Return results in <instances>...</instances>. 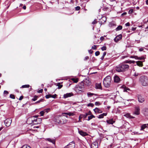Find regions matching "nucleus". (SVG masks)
Listing matches in <instances>:
<instances>
[{"label": "nucleus", "instance_id": "20", "mask_svg": "<svg viewBox=\"0 0 148 148\" xmlns=\"http://www.w3.org/2000/svg\"><path fill=\"white\" fill-rule=\"evenodd\" d=\"M78 133L80 135L83 136H86L88 135L86 133L83 132L82 130H79Z\"/></svg>", "mask_w": 148, "mask_h": 148}, {"label": "nucleus", "instance_id": "27", "mask_svg": "<svg viewBox=\"0 0 148 148\" xmlns=\"http://www.w3.org/2000/svg\"><path fill=\"white\" fill-rule=\"evenodd\" d=\"M124 116L126 117L127 118H134V117L131 116L130 114L127 113L124 115Z\"/></svg>", "mask_w": 148, "mask_h": 148}, {"label": "nucleus", "instance_id": "36", "mask_svg": "<svg viewBox=\"0 0 148 148\" xmlns=\"http://www.w3.org/2000/svg\"><path fill=\"white\" fill-rule=\"evenodd\" d=\"M109 26L110 27H112L113 26H115V24L113 22H111L109 23Z\"/></svg>", "mask_w": 148, "mask_h": 148}, {"label": "nucleus", "instance_id": "62", "mask_svg": "<svg viewBox=\"0 0 148 148\" xmlns=\"http://www.w3.org/2000/svg\"><path fill=\"white\" fill-rule=\"evenodd\" d=\"M104 39V38L103 37V36H101L100 38V40L101 41L103 40Z\"/></svg>", "mask_w": 148, "mask_h": 148}, {"label": "nucleus", "instance_id": "52", "mask_svg": "<svg viewBox=\"0 0 148 148\" xmlns=\"http://www.w3.org/2000/svg\"><path fill=\"white\" fill-rule=\"evenodd\" d=\"M100 52L99 51H97L95 53V55L96 56H98L99 55Z\"/></svg>", "mask_w": 148, "mask_h": 148}, {"label": "nucleus", "instance_id": "2", "mask_svg": "<svg viewBox=\"0 0 148 148\" xmlns=\"http://www.w3.org/2000/svg\"><path fill=\"white\" fill-rule=\"evenodd\" d=\"M139 80L142 86H146L148 85V79L147 77L142 76L140 77Z\"/></svg>", "mask_w": 148, "mask_h": 148}, {"label": "nucleus", "instance_id": "7", "mask_svg": "<svg viewBox=\"0 0 148 148\" xmlns=\"http://www.w3.org/2000/svg\"><path fill=\"white\" fill-rule=\"evenodd\" d=\"M84 88V85L83 82H82L81 83L76 86V90L77 91L82 90Z\"/></svg>", "mask_w": 148, "mask_h": 148}, {"label": "nucleus", "instance_id": "6", "mask_svg": "<svg viewBox=\"0 0 148 148\" xmlns=\"http://www.w3.org/2000/svg\"><path fill=\"white\" fill-rule=\"evenodd\" d=\"M84 84L86 86H89L91 85V82L90 79L88 77H85L82 81Z\"/></svg>", "mask_w": 148, "mask_h": 148}, {"label": "nucleus", "instance_id": "24", "mask_svg": "<svg viewBox=\"0 0 148 148\" xmlns=\"http://www.w3.org/2000/svg\"><path fill=\"white\" fill-rule=\"evenodd\" d=\"M147 127V124H143L141 126L140 130H144Z\"/></svg>", "mask_w": 148, "mask_h": 148}, {"label": "nucleus", "instance_id": "5", "mask_svg": "<svg viewBox=\"0 0 148 148\" xmlns=\"http://www.w3.org/2000/svg\"><path fill=\"white\" fill-rule=\"evenodd\" d=\"M38 116H35L28 118L26 121L27 123L28 124L31 125L32 126L34 125V121L35 118H37Z\"/></svg>", "mask_w": 148, "mask_h": 148}, {"label": "nucleus", "instance_id": "8", "mask_svg": "<svg viewBox=\"0 0 148 148\" xmlns=\"http://www.w3.org/2000/svg\"><path fill=\"white\" fill-rule=\"evenodd\" d=\"M140 109L139 106H136L134 108V111L133 114L136 115H138L140 114Z\"/></svg>", "mask_w": 148, "mask_h": 148}, {"label": "nucleus", "instance_id": "26", "mask_svg": "<svg viewBox=\"0 0 148 148\" xmlns=\"http://www.w3.org/2000/svg\"><path fill=\"white\" fill-rule=\"evenodd\" d=\"M136 62L137 64L140 66L142 67L143 66L142 62L141 61H136Z\"/></svg>", "mask_w": 148, "mask_h": 148}, {"label": "nucleus", "instance_id": "51", "mask_svg": "<svg viewBox=\"0 0 148 148\" xmlns=\"http://www.w3.org/2000/svg\"><path fill=\"white\" fill-rule=\"evenodd\" d=\"M45 97H46V99H48L50 97H51V95H47L46 96H45Z\"/></svg>", "mask_w": 148, "mask_h": 148}, {"label": "nucleus", "instance_id": "17", "mask_svg": "<svg viewBox=\"0 0 148 148\" xmlns=\"http://www.w3.org/2000/svg\"><path fill=\"white\" fill-rule=\"evenodd\" d=\"M142 112L145 116H148V108H145L142 110Z\"/></svg>", "mask_w": 148, "mask_h": 148}, {"label": "nucleus", "instance_id": "9", "mask_svg": "<svg viewBox=\"0 0 148 148\" xmlns=\"http://www.w3.org/2000/svg\"><path fill=\"white\" fill-rule=\"evenodd\" d=\"M75 144L73 141H72L66 146L64 148H75Z\"/></svg>", "mask_w": 148, "mask_h": 148}, {"label": "nucleus", "instance_id": "46", "mask_svg": "<svg viewBox=\"0 0 148 148\" xmlns=\"http://www.w3.org/2000/svg\"><path fill=\"white\" fill-rule=\"evenodd\" d=\"M95 105L96 106H99L101 105V103L99 101H96L95 103Z\"/></svg>", "mask_w": 148, "mask_h": 148}, {"label": "nucleus", "instance_id": "37", "mask_svg": "<svg viewBox=\"0 0 148 148\" xmlns=\"http://www.w3.org/2000/svg\"><path fill=\"white\" fill-rule=\"evenodd\" d=\"M29 85H23L22 86L21 88H29Z\"/></svg>", "mask_w": 148, "mask_h": 148}, {"label": "nucleus", "instance_id": "39", "mask_svg": "<svg viewBox=\"0 0 148 148\" xmlns=\"http://www.w3.org/2000/svg\"><path fill=\"white\" fill-rule=\"evenodd\" d=\"M72 80L75 83H77L78 82V79L77 78H72Z\"/></svg>", "mask_w": 148, "mask_h": 148}, {"label": "nucleus", "instance_id": "12", "mask_svg": "<svg viewBox=\"0 0 148 148\" xmlns=\"http://www.w3.org/2000/svg\"><path fill=\"white\" fill-rule=\"evenodd\" d=\"M138 99L139 102L140 103L143 102L145 101L144 97L141 95H138Z\"/></svg>", "mask_w": 148, "mask_h": 148}, {"label": "nucleus", "instance_id": "44", "mask_svg": "<svg viewBox=\"0 0 148 148\" xmlns=\"http://www.w3.org/2000/svg\"><path fill=\"white\" fill-rule=\"evenodd\" d=\"M10 97L12 98V99H15V96L14 95H13V94H11L10 95Z\"/></svg>", "mask_w": 148, "mask_h": 148}, {"label": "nucleus", "instance_id": "56", "mask_svg": "<svg viewBox=\"0 0 148 148\" xmlns=\"http://www.w3.org/2000/svg\"><path fill=\"white\" fill-rule=\"evenodd\" d=\"M4 94L8 95V92L7 91L4 90Z\"/></svg>", "mask_w": 148, "mask_h": 148}, {"label": "nucleus", "instance_id": "55", "mask_svg": "<svg viewBox=\"0 0 148 148\" xmlns=\"http://www.w3.org/2000/svg\"><path fill=\"white\" fill-rule=\"evenodd\" d=\"M96 19H95L92 22V24H96L97 23V21H96Z\"/></svg>", "mask_w": 148, "mask_h": 148}, {"label": "nucleus", "instance_id": "25", "mask_svg": "<svg viewBox=\"0 0 148 148\" xmlns=\"http://www.w3.org/2000/svg\"><path fill=\"white\" fill-rule=\"evenodd\" d=\"M125 63H129V64H131V63H133L134 64L135 62L133 60H126L124 62Z\"/></svg>", "mask_w": 148, "mask_h": 148}, {"label": "nucleus", "instance_id": "14", "mask_svg": "<svg viewBox=\"0 0 148 148\" xmlns=\"http://www.w3.org/2000/svg\"><path fill=\"white\" fill-rule=\"evenodd\" d=\"M106 20V18L105 16L102 17L100 19H99V22L101 25L102 24L105 22Z\"/></svg>", "mask_w": 148, "mask_h": 148}, {"label": "nucleus", "instance_id": "23", "mask_svg": "<svg viewBox=\"0 0 148 148\" xmlns=\"http://www.w3.org/2000/svg\"><path fill=\"white\" fill-rule=\"evenodd\" d=\"M93 110L95 113H101L102 112V111L99 108H96Z\"/></svg>", "mask_w": 148, "mask_h": 148}, {"label": "nucleus", "instance_id": "1", "mask_svg": "<svg viewBox=\"0 0 148 148\" xmlns=\"http://www.w3.org/2000/svg\"><path fill=\"white\" fill-rule=\"evenodd\" d=\"M129 67V66L126 64H120L115 67V70L118 72H124L127 71Z\"/></svg>", "mask_w": 148, "mask_h": 148}, {"label": "nucleus", "instance_id": "45", "mask_svg": "<svg viewBox=\"0 0 148 148\" xmlns=\"http://www.w3.org/2000/svg\"><path fill=\"white\" fill-rule=\"evenodd\" d=\"M97 117L99 119H101L103 118L104 117L102 114H101L97 116Z\"/></svg>", "mask_w": 148, "mask_h": 148}, {"label": "nucleus", "instance_id": "47", "mask_svg": "<svg viewBox=\"0 0 148 148\" xmlns=\"http://www.w3.org/2000/svg\"><path fill=\"white\" fill-rule=\"evenodd\" d=\"M101 49L102 51L106 50V46H103L101 48Z\"/></svg>", "mask_w": 148, "mask_h": 148}, {"label": "nucleus", "instance_id": "40", "mask_svg": "<svg viewBox=\"0 0 148 148\" xmlns=\"http://www.w3.org/2000/svg\"><path fill=\"white\" fill-rule=\"evenodd\" d=\"M94 104L92 103H89L87 104V106L88 107H93L94 106Z\"/></svg>", "mask_w": 148, "mask_h": 148}, {"label": "nucleus", "instance_id": "42", "mask_svg": "<svg viewBox=\"0 0 148 148\" xmlns=\"http://www.w3.org/2000/svg\"><path fill=\"white\" fill-rule=\"evenodd\" d=\"M57 86H58V88H59L60 89L62 87V85H61V84L60 83H58L57 84Z\"/></svg>", "mask_w": 148, "mask_h": 148}, {"label": "nucleus", "instance_id": "16", "mask_svg": "<svg viewBox=\"0 0 148 148\" xmlns=\"http://www.w3.org/2000/svg\"><path fill=\"white\" fill-rule=\"evenodd\" d=\"M46 141H48L49 142L52 143L53 144H55V140L54 139H51L50 138H47L45 139Z\"/></svg>", "mask_w": 148, "mask_h": 148}, {"label": "nucleus", "instance_id": "13", "mask_svg": "<svg viewBox=\"0 0 148 148\" xmlns=\"http://www.w3.org/2000/svg\"><path fill=\"white\" fill-rule=\"evenodd\" d=\"M98 144L97 141L93 142L90 146L91 148H98Z\"/></svg>", "mask_w": 148, "mask_h": 148}, {"label": "nucleus", "instance_id": "50", "mask_svg": "<svg viewBox=\"0 0 148 148\" xmlns=\"http://www.w3.org/2000/svg\"><path fill=\"white\" fill-rule=\"evenodd\" d=\"M130 89L127 88H125L124 89V91L127 92V90H130Z\"/></svg>", "mask_w": 148, "mask_h": 148}, {"label": "nucleus", "instance_id": "57", "mask_svg": "<svg viewBox=\"0 0 148 148\" xmlns=\"http://www.w3.org/2000/svg\"><path fill=\"white\" fill-rule=\"evenodd\" d=\"M43 89H41L39 90L38 91V93H41L42 92V91H43Z\"/></svg>", "mask_w": 148, "mask_h": 148}, {"label": "nucleus", "instance_id": "38", "mask_svg": "<svg viewBox=\"0 0 148 148\" xmlns=\"http://www.w3.org/2000/svg\"><path fill=\"white\" fill-rule=\"evenodd\" d=\"M106 52H104L103 53L102 56L101 57V59L102 60L104 59V57L106 55Z\"/></svg>", "mask_w": 148, "mask_h": 148}, {"label": "nucleus", "instance_id": "48", "mask_svg": "<svg viewBox=\"0 0 148 148\" xmlns=\"http://www.w3.org/2000/svg\"><path fill=\"white\" fill-rule=\"evenodd\" d=\"M145 58L144 56H141V57H139L138 60H144Z\"/></svg>", "mask_w": 148, "mask_h": 148}, {"label": "nucleus", "instance_id": "54", "mask_svg": "<svg viewBox=\"0 0 148 148\" xmlns=\"http://www.w3.org/2000/svg\"><path fill=\"white\" fill-rule=\"evenodd\" d=\"M80 9V8L79 6H77L75 7V10H79Z\"/></svg>", "mask_w": 148, "mask_h": 148}, {"label": "nucleus", "instance_id": "32", "mask_svg": "<svg viewBox=\"0 0 148 148\" xmlns=\"http://www.w3.org/2000/svg\"><path fill=\"white\" fill-rule=\"evenodd\" d=\"M44 101V100L43 99H40L39 100V101H36L35 103V104H36V103H40V102H43Z\"/></svg>", "mask_w": 148, "mask_h": 148}, {"label": "nucleus", "instance_id": "21", "mask_svg": "<svg viewBox=\"0 0 148 148\" xmlns=\"http://www.w3.org/2000/svg\"><path fill=\"white\" fill-rule=\"evenodd\" d=\"M106 122L109 124L112 125L115 122V121H113V119H111L109 120H107Z\"/></svg>", "mask_w": 148, "mask_h": 148}, {"label": "nucleus", "instance_id": "3", "mask_svg": "<svg viewBox=\"0 0 148 148\" xmlns=\"http://www.w3.org/2000/svg\"><path fill=\"white\" fill-rule=\"evenodd\" d=\"M111 77L109 76H107L103 81V84L106 87H109L111 84Z\"/></svg>", "mask_w": 148, "mask_h": 148}, {"label": "nucleus", "instance_id": "61", "mask_svg": "<svg viewBox=\"0 0 148 148\" xmlns=\"http://www.w3.org/2000/svg\"><path fill=\"white\" fill-rule=\"evenodd\" d=\"M102 114L103 115V117L104 116H106L107 115V113H103V114Z\"/></svg>", "mask_w": 148, "mask_h": 148}, {"label": "nucleus", "instance_id": "63", "mask_svg": "<svg viewBox=\"0 0 148 148\" xmlns=\"http://www.w3.org/2000/svg\"><path fill=\"white\" fill-rule=\"evenodd\" d=\"M125 25L126 26H129L130 25V23H129L128 22L125 24Z\"/></svg>", "mask_w": 148, "mask_h": 148}, {"label": "nucleus", "instance_id": "30", "mask_svg": "<svg viewBox=\"0 0 148 148\" xmlns=\"http://www.w3.org/2000/svg\"><path fill=\"white\" fill-rule=\"evenodd\" d=\"M51 109L49 108H48L44 110L45 112L46 113H47L50 111Z\"/></svg>", "mask_w": 148, "mask_h": 148}, {"label": "nucleus", "instance_id": "41", "mask_svg": "<svg viewBox=\"0 0 148 148\" xmlns=\"http://www.w3.org/2000/svg\"><path fill=\"white\" fill-rule=\"evenodd\" d=\"M45 113V112L44 110L40 111L39 113V114H40L41 116H43V115Z\"/></svg>", "mask_w": 148, "mask_h": 148}, {"label": "nucleus", "instance_id": "31", "mask_svg": "<svg viewBox=\"0 0 148 148\" xmlns=\"http://www.w3.org/2000/svg\"><path fill=\"white\" fill-rule=\"evenodd\" d=\"M87 95L88 97H91L93 96V93H92L90 92H88L87 93Z\"/></svg>", "mask_w": 148, "mask_h": 148}, {"label": "nucleus", "instance_id": "22", "mask_svg": "<svg viewBox=\"0 0 148 148\" xmlns=\"http://www.w3.org/2000/svg\"><path fill=\"white\" fill-rule=\"evenodd\" d=\"M114 81L116 83L119 82L120 80V79L119 77L117 76H115L114 77Z\"/></svg>", "mask_w": 148, "mask_h": 148}, {"label": "nucleus", "instance_id": "49", "mask_svg": "<svg viewBox=\"0 0 148 148\" xmlns=\"http://www.w3.org/2000/svg\"><path fill=\"white\" fill-rule=\"evenodd\" d=\"M97 48V46L95 45H94L92 47V49L93 50L96 49Z\"/></svg>", "mask_w": 148, "mask_h": 148}, {"label": "nucleus", "instance_id": "4", "mask_svg": "<svg viewBox=\"0 0 148 148\" xmlns=\"http://www.w3.org/2000/svg\"><path fill=\"white\" fill-rule=\"evenodd\" d=\"M61 116L58 115L56 116L55 118L54 121L56 123L61 124H65L67 122V120L66 119H65L63 121H62V120H61Z\"/></svg>", "mask_w": 148, "mask_h": 148}, {"label": "nucleus", "instance_id": "19", "mask_svg": "<svg viewBox=\"0 0 148 148\" xmlns=\"http://www.w3.org/2000/svg\"><path fill=\"white\" fill-rule=\"evenodd\" d=\"M95 88L96 89L102 90V87L101 83H96L95 84Z\"/></svg>", "mask_w": 148, "mask_h": 148}, {"label": "nucleus", "instance_id": "59", "mask_svg": "<svg viewBox=\"0 0 148 148\" xmlns=\"http://www.w3.org/2000/svg\"><path fill=\"white\" fill-rule=\"evenodd\" d=\"M82 7H83L84 8H85L86 6V3H84L82 4L81 5Z\"/></svg>", "mask_w": 148, "mask_h": 148}, {"label": "nucleus", "instance_id": "60", "mask_svg": "<svg viewBox=\"0 0 148 148\" xmlns=\"http://www.w3.org/2000/svg\"><path fill=\"white\" fill-rule=\"evenodd\" d=\"M134 58L136 60H138L139 57L137 56H134Z\"/></svg>", "mask_w": 148, "mask_h": 148}, {"label": "nucleus", "instance_id": "11", "mask_svg": "<svg viewBox=\"0 0 148 148\" xmlns=\"http://www.w3.org/2000/svg\"><path fill=\"white\" fill-rule=\"evenodd\" d=\"M42 122V119L41 118H35L34 121V125L38 124L41 123Z\"/></svg>", "mask_w": 148, "mask_h": 148}, {"label": "nucleus", "instance_id": "43", "mask_svg": "<svg viewBox=\"0 0 148 148\" xmlns=\"http://www.w3.org/2000/svg\"><path fill=\"white\" fill-rule=\"evenodd\" d=\"M129 57V55L127 54L126 56H122L121 58L122 59H123L125 58H127Z\"/></svg>", "mask_w": 148, "mask_h": 148}, {"label": "nucleus", "instance_id": "58", "mask_svg": "<svg viewBox=\"0 0 148 148\" xmlns=\"http://www.w3.org/2000/svg\"><path fill=\"white\" fill-rule=\"evenodd\" d=\"M66 119L65 118L63 117V116H61V120H62V121H64V120Z\"/></svg>", "mask_w": 148, "mask_h": 148}, {"label": "nucleus", "instance_id": "10", "mask_svg": "<svg viewBox=\"0 0 148 148\" xmlns=\"http://www.w3.org/2000/svg\"><path fill=\"white\" fill-rule=\"evenodd\" d=\"M12 123V119L10 118L6 119L4 121V123L6 126L8 127Z\"/></svg>", "mask_w": 148, "mask_h": 148}, {"label": "nucleus", "instance_id": "35", "mask_svg": "<svg viewBox=\"0 0 148 148\" xmlns=\"http://www.w3.org/2000/svg\"><path fill=\"white\" fill-rule=\"evenodd\" d=\"M21 148H31V147L27 145H23Z\"/></svg>", "mask_w": 148, "mask_h": 148}, {"label": "nucleus", "instance_id": "18", "mask_svg": "<svg viewBox=\"0 0 148 148\" xmlns=\"http://www.w3.org/2000/svg\"><path fill=\"white\" fill-rule=\"evenodd\" d=\"M73 95V94L72 92L67 93L64 95L63 97L64 98H67L71 97Z\"/></svg>", "mask_w": 148, "mask_h": 148}, {"label": "nucleus", "instance_id": "53", "mask_svg": "<svg viewBox=\"0 0 148 148\" xmlns=\"http://www.w3.org/2000/svg\"><path fill=\"white\" fill-rule=\"evenodd\" d=\"M56 96H57V95L56 94H55V95H51V97L53 98L54 99H55L56 98Z\"/></svg>", "mask_w": 148, "mask_h": 148}, {"label": "nucleus", "instance_id": "64", "mask_svg": "<svg viewBox=\"0 0 148 148\" xmlns=\"http://www.w3.org/2000/svg\"><path fill=\"white\" fill-rule=\"evenodd\" d=\"M89 59V57L88 56H86L84 58V60H88Z\"/></svg>", "mask_w": 148, "mask_h": 148}, {"label": "nucleus", "instance_id": "33", "mask_svg": "<svg viewBox=\"0 0 148 148\" xmlns=\"http://www.w3.org/2000/svg\"><path fill=\"white\" fill-rule=\"evenodd\" d=\"M38 97V96H37V95H35L34 96V98H33L32 99V101H35L37 100Z\"/></svg>", "mask_w": 148, "mask_h": 148}, {"label": "nucleus", "instance_id": "28", "mask_svg": "<svg viewBox=\"0 0 148 148\" xmlns=\"http://www.w3.org/2000/svg\"><path fill=\"white\" fill-rule=\"evenodd\" d=\"M75 112H69V116H73L75 115Z\"/></svg>", "mask_w": 148, "mask_h": 148}, {"label": "nucleus", "instance_id": "34", "mask_svg": "<svg viewBox=\"0 0 148 148\" xmlns=\"http://www.w3.org/2000/svg\"><path fill=\"white\" fill-rule=\"evenodd\" d=\"M93 118H95V116L93 115L88 116V120L89 121Z\"/></svg>", "mask_w": 148, "mask_h": 148}, {"label": "nucleus", "instance_id": "29", "mask_svg": "<svg viewBox=\"0 0 148 148\" xmlns=\"http://www.w3.org/2000/svg\"><path fill=\"white\" fill-rule=\"evenodd\" d=\"M122 28V26L121 25H119L116 29V31H119L121 30Z\"/></svg>", "mask_w": 148, "mask_h": 148}, {"label": "nucleus", "instance_id": "15", "mask_svg": "<svg viewBox=\"0 0 148 148\" xmlns=\"http://www.w3.org/2000/svg\"><path fill=\"white\" fill-rule=\"evenodd\" d=\"M122 38V35L121 34H119L114 38V40L116 42H117L120 40Z\"/></svg>", "mask_w": 148, "mask_h": 148}]
</instances>
